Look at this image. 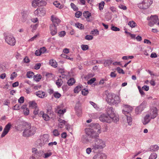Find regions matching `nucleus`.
Here are the masks:
<instances>
[{
	"instance_id": "nucleus-1",
	"label": "nucleus",
	"mask_w": 159,
	"mask_h": 159,
	"mask_svg": "<svg viewBox=\"0 0 159 159\" xmlns=\"http://www.w3.org/2000/svg\"><path fill=\"white\" fill-rule=\"evenodd\" d=\"M92 129L88 128L86 129V134L93 139H95L99 137V134L100 133V130L98 129L99 125L97 124H91Z\"/></svg>"
},
{
	"instance_id": "nucleus-2",
	"label": "nucleus",
	"mask_w": 159,
	"mask_h": 159,
	"mask_svg": "<svg viewBox=\"0 0 159 159\" xmlns=\"http://www.w3.org/2000/svg\"><path fill=\"white\" fill-rule=\"evenodd\" d=\"M94 142L92 144L91 147L93 151L94 152H97L98 150L103 148L106 146L105 142L102 140L96 138L93 141Z\"/></svg>"
},
{
	"instance_id": "nucleus-3",
	"label": "nucleus",
	"mask_w": 159,
	"mask_h": 159,
	"mask_svg": "<svg viewBox=\"0 0 159 159\" xmlns=\"http://www.w3.org/2000/svg\"><path fill=\"white\" fill-rule=\"evenodd\" d=\"M25 128L23 133V136L29 137L34 135L35 133L36 128L34 126H31V124L26 123L25 125Z\"/></svg>"
},
{
	"instance_id": "nucleus-4",
	"label": "nucleus",
	"mask_w": 159,
	"mask_h": 159,
	"mask_svg": "<svg viewBox=\"0 0 159 159\" xmlns=\"http://www.w3.org/2000/svg\"><path fill=\"white\" fill-rule=\"evenodd\" d=\"M119 120V116L118 113L112 107H110V122L117 123Z\"/></svg>"
},
{
	"instance_id": "nucleus-5",
	"label": "nucleus",
	"mask_w": 159,
	"mask_h": 159,
	"mask_svg": "<svg viewBox=\"0 0 159 159\" xmlns=\"http://www.w3.org/2000/svg\"><path fill=\"white\" fill-rule=\"evenodd\" d=\"M49 137V135L48 134L40 135V139L37 140V144L41 147L43 146L45 143H48Z\"/></svg>"
},
{
	"instance_id": "nucleus-6",
	"label": "nucleus",
	"mask_w": 159,
	"mask_h": 159,
	"mask_svg": "<svg viewBox=\"0 0 159 159\" xmlns=\"http://www.w3.org/2000/svg\"><path fill=\"white\" fill-rule=\"evenodd\" d=\"M5 42L9 45L13 46H14L16 43V41L13 36L10 34H7L5 35Z\"/></svg>"
},
{
	"instance_id": "nucleus-7",
	"label": "nucleus",
	"mask_w": 159,
	"mask_h": 159,
	"mask_svg": "<svg viewBox=\"0 0 159 159\" xmlns=\"http://www.w3.org/2000/svg\"><path fill=\"white\" fill-rule=\"evenodd\" d=\"M152 3V0H143L142 2L138 4V7L142 9L148 8Z\"/></svg>"
},
{
	"instance_id": "nucleus-8",
	"label": "nucleus",
	"mask_w": 159,
	"mask_h": 159,
	"mask_svg": "<svg viewBox=\"0 0 159 159\" xmlns=\"http://www.w3.org/2000/svg\"><path fill=\"white\" fill-rule=\"evenodd\" d=\"M120 102V99L119 96L114 93L111 94V95H110V105L117 104Z\"/></svg>"
},
{
	"instance_id": "nucleus-9",
	"label": "nucleus",
	"mask_w": 159,
	"mask_h": 159,
	"mask_svg": "<svg viewBox=\"0 0 159 159\" xmlns=\"http://www.w3.org/2000/svg\"><path fill=\"white\" fill-rule=\"evenodd\" d=\"M146 105L147 102L145 101H143L140 105L136 107L135 109V113L136 114H140L146 107Z\"/></svg>"
},
{
	"instance_id": "nucleus-10",
	"label": "nucleus",
	"mask_w": 159,
	"mask_h": 159,
	"mask_svg": "<svg viewBox=\"0 0 159 159\" xmlns=\"http://www.w3.org/2000/svg\"><path fill=\"white\" fill-rule=\"evenodd\" d=\"M147 114L149 115L151 119L155 118L157 115V109L156 107L151 109Z\"/></svg>"
},
{
	"instance_id": "nucleus-11",
	"label": "nucleus",
	"mask_w": 159,
	"mask_h": 159,
	"mask_svg": "<svg viewBox=\"0 0 159 159\" xmlns=\"http://www.w3.org/2000/svg\"><path fill=\"white\" fill-rule=\"evenodd\" d=\"M35 15L38 16H42L45 14V11L42 7H40L37 8L34 12Z\"/></svg>"
},
{
	"instance_id": "nucleus-12",
	"label": "nucleus",
	"mask_w": 159,
	"mask_h": 159,
	"mask_svg": "<svg viewBox=\"0 0 159 159\" xmlns=\"http://www.w3.org/2000/svg\"><path fill=\"white\" fill-rule=\"evenodd\" d=\"M123 109L122 113L125 115L129 114V113L132 111V107L128 105L124 104L123 105Z\"/></svg>"
},
{
	"instance_id": "nucleus-13",
	"label": "nucleus",
	"mask_w": 159,
	"mask_h": 159,
	"mask_svg": "<svg viewBox=\"0 0 159 159\" xmlns=\"http://www.w3.org/2000/svg\"><path fill=\"white\" fill-rule=\"evenodd\" d=\"M151 21L148 23V25L150 27H152L154 24H156L158 21V16L157 15L151 16L150 17Z\"/></svg>"
},
{
	"instance_id": "nucleus-14",
	"label": "nucleus",
	"mask_w": 159,
	"mask_h": 159,
	"mask_svg": "<svg viewBox=\"0 0 159 159\" xmlns=\"http://www.w3.org/2000/svg\"><path fill=\"white\" fill-rule=\"evenodd\" d=\"M48 114H49L51 118L52 117V116L54 115V112L53 111H51L50 109L48 110ZM41 114L42 115V116L43 118L44 119V120L48 121V120L49 119L50 117L46 114H45L43 113V111H41Z\"/></svg>"
},
{
	"instance_id": "nucleus-15",
	"label": "nucleus",
	"mask_w": 159,
	"mask_h": 159,
	"mask_svg": "<svg viewBox=\"0 0 159 159\" xmlns=\"http://www.w3.org/2000/svg\"><path fill=\"white\" fill-rule=\"evenodd\" d=\"M46 2L42 0H34L32 3L33 7H35L37 6H41L45 5Z\"/></svg>"
},
{
	"instance_id": "nucleus-16",
	"label": "nucleus",
	"mask_w": 159,
	"mask_h": 159,
	"mask_svg": "<svg viewBox=\"0 0 159 159\" xmlns=\"http://www.w3.org/2000/svg\"><path fill=\"white\" fill-rule=\"evenodd\" d=\"M11 126L10 123H8L5 126L3 131L1 134V137L2 138L4 137L9 132Z\"/></svg>"
},
{
	"instance_id": "nucleus-17",
	"label": "nucleus",
	"mask_w": 159,
	"mask_h": 159,
	"mask_svg": "<svg viewBox=\"0 0 159 159\" xmlns=\"http://www.w3.org/2000/svg\"><path fill=\"white\" fill-rule=\"evenodd\" d=\"M51 20L53 24L51 25H54L55 26H57L60 23L61 20L57 17L52 15L51 17Z\"/></svg>"
},
{
	"instance_id": "nucleus-18",
	"label": "nucleus",
	"mask_w": 159,
	"mask_h": 159,
	"mask_svg": "<svg viewBox=\"0 0 159 159\" xmlns=\"http://www.w3.org/2000/svg\"><path fill=\"white\" fill-rule=\"evenodd\" d=\"M106 156L103 153H99L95 155L93 159H106Z\"/></svg>"
},
{
	"instance_id": "nucleus-19",
	"label": "nucleus",
	"mask_w": 159,
	"mask_h": 159,
	"mask_svg": "<svg viewBox=\"0 0 159 159\" xmlns=\"http://www.w3.org/2000/svg\"><path fill=\"white\" fill-rule=\"evenodd\" d=\"M50 28L51 31V34L52 35H55L57 32V26L54 25H50Z\"/></svg>"
},
{
	"instance_id": "nucleus-20",
	"label": "nucleus",
	"mask_w": 159,
	"mask_h": 159,
	"mask_svg": "<svg viewBox=\"0 0 159 159\" xmlns=\"http://www.w3.org/2000/svg\"><path fill=\"white\" fill-rule=\"evenodd\" d=\"M99 119L101 121L108 122L109 118L108 116H107L106 115L102 114L101 115Z\"/></svg>"
},
{
	"instance_id": "nucleus-21",
	"label": "nucleus",
	"mask_w": 159,
	"mask_h": 159,
	"mask_svg": "<svg viewBox=\"0 0 159 159\" xmlns=\"http://www.w3.org/2000/svg\"><path fill=\"white\" fill-rule=\"evenodd\" d=\"M151 119L149 115L147 114L144 117L143 120H142L143 124L144 125L147 124L150 122Z\"/></svg>"
},
{
	"instance_id": "nucleus-22",
	"label": "nucleus",
	"mask_w": 159,
	"mask_h": 159,
	"mask_svg": "<svg viewBox=\"0 0 159 159\" xmlns=\"http://www.w3.org/2000/svg\"><path fill=\"white\" fill-rule=\"evenodd\" d=\"M28 14V12L26 11H24L21 13L22 16L21 20L22 22H25L26 21Z\"/></svg>"
},
{
	"instance_id": "nucleus-23",
	"label": "nucleus",
	"mask_w": 159,
	"mask_h": 159,
	"mask_svg": "<svg viewBox=\"0 0 159 159\" xmlns=\"http://www.w3.org/2000/svg\"><path fill=\"white\" fill-rule=\"evenodd\" d=\"M35 94L39 97L44 98L45 95V93L41 91H38L35 93Z\"/></svg>"
},
{
	"instance_id": "nucleus-24",
	"label": "nucleus",
	"mask_w": 159,
	"mask_h": 159,
	"mask_svg": "<svg viewBox=\"0 0 159 159\" xmlns=\"http://www.w3.org/2000/svg\"><path fill=\"white\" fill-rule=\"evenodd\" d=\"M29 106L32 108L34 109L37 107V104L34 101H30L29 102Z\"/></svg>"
},
{
	"instance_id": "nucleus-25",
	"label": "nucleus",
	"mask_w": 159,
	"mask_h": 159,
	"mask_svg": "<svg viewBox=\"0 0 159 159\" xmlns=\"http://www.w3.org/2000/svg\"><path fill=\"white\" fill-rule=\"evenodd\" d=\"M159 147L157 145L151 146L149 149V151H157L159 149Z\"/></svg>"
},
{
	"instance_id": "nucleus-26",
	"label": "nucleus",
	"mask_w": 159,
	"mask_h": 159,
	"mask_svg": "<svg viewBox=\"0 0 159 159\" xmlns=\"http://www.w3.org/2000/svg\"><path fill=\"white\" fill-rule=\"evenodd\" d=\"M59 124V126L60 128H62L63 126H64L65 124H67L66 121L64 120H62L60 118H59L58 120Z\"/></svg>"
},
{
	"instance_id": "nucleus-27",
	"label": "nucleus",
	"mask_w": 159,
	"mask_h": 159,
	"mask_svg": "<svg viewBox=\"0 0 159 159\" xmlns=\"http://www.w3.org/2000/svg\"><path fill=\"white\" fill-rule=\"evenodd\" d=\"M83 16L87 19V20L88 21H89L90 20H89V18L91 16V14L90 13H89L88 11H85L83 13Z\"/></svg>"
},
{
	"instance_id": "nucleus-28",
	"label": "nucleus",
	"mask_w": 159,
	"mask_h": 159,
	"mask_svg": "<svg viewBox=\"0 0 159 159\" xmlns=\"http://www.w3.org/2000/svg\"><path fill=\"white\" fill-rule=\"evenodd\" d=\"M127 117V122L129 125H131L132 124V119L130 116V114L126 115H125Z\"/></svg>"
},
{
	"instance_id": "nucleus-29",
	"label": "nucleus",
	"mask_w": 159,
	"mask_h": 159,
	"mask_svg": "<svg viewBox=\"0 0 159 159\" xmlns=\"http://www.w3.org/2000/svg\"><path fill=\"white\" fill-rule=\"evenodd\" d=\"M52 154V153L50 152V150H49L48 152L44 153L43 157L44 158H48L51 156Z\"/></svg>"
},
{
	"instance_id": "nucleus-30",
	"label": "nucleus",
	"mask_w": 159,
	"mask_h": 159,
	"mask_svg": "<svg viewBox=\"0 0 159 159\" xmlns=\"http://www.w3.org/2000/svg\"><path fill=\"white\" fill-rule=\"evenodd\" d=\"M128 25L131 28H134L137 26V24L133 20L130 21L128 23Z\"/></svg>"
},
{
	"instance_id": "nucleus-31",
	"label": "nucleus",
	"mask_w": 159,
	"mask_h": 159,
	"mask_svg": "<svg viewBox=\"0 0 159 159\" xmlns=\"http://www.w3.org/2000/svg\"><path fill=\"white\" fill-rule=\"evenodd\" d=\"M50 64L53 67L56 68L57 67V63L55 60H51L49 61Z\"/></svg>"
},
{
	"instance_id": "nucleus-32",
	"label": "nucleus",
	"mask_w": 159,
	"mask_h": 159,
	"mask_svg": "<svg viewBox=\"0 0 159 159\" xmlns=\"http://www.w3.org/2000/svg\"><path fill=\"white\" fill-rule=\"evenodd\" d=\"M75 80L73 78H71L67 81V84L69 86L73 85L75 83Z\"/></svg>"
},
{
	"instance_id": "nucleus-33",
	"label": "nucleus",
	"mask_w": 159,
	"mask_h": 159,
	"mask_svg": "<svg viewBox=\"0 0 159 159\" xmlns=\"http://www.w3.org/2000/svg\"><path fill=\"white\" fill-rule=\"evenodd\" d=\"M75 26L77 28L80 29V30H83L84 29V25L79 23L77 22L75 24Z\"/></svg>"
},
{
	"instance_id": "nucleus-34",
	"label": "nucleus",
	"mask_w": 159,
	"mask_h": 159,
	"mask_svg": "<svg viewBox=\"0 0 159 159\" xmlns=\"http://www.w3.org/2000/svg\"><path fill=\"white\" fill-rule=\"evenodd\" d=\"M42 78L41 75L40 74H37L34 76V79L36 81H39Z\"/></svg>"
},
{
	"instance_id": "nucleus-35",
	"label": "nucleus",
	"mask_w": 159,
	"mask_h": 159,
	"mask_svg": "<svg viewBox=\"0 0 159 159\" xmlns=\"http://www.w3.org/2000/svg\"><path fill=\"white\" fill-rule=\"evenodd\" d=\"M82 85H78L76 86L74 89V92L75 93H78L81 90Z\"/></svg>"
},
{
	"instance_id": "nucleus-36",
	"label": "nucleus",
	"mask_w": 159,
	"mask_h": 159,
	"mask_svg": "<svg viewBox=\"0 0 159 159\" xmlns=\"http://www.w3.org/2000/svg\"><path fill=\"white\" fill-rule=\"evenodd\" d=\"M63 81L61 79H58L56 81V84L58 87H61Z\"/></svg>"
},
{
	"instance_id": "nucleus-37",
	"label": "nucleus",
	"mask_w": 159,
	"mask_h": 159,
	"mask_svg": "<svg viewBox=\"0 0 159 159\" xmlns=\"http://www.w3.org/2000/svg\"><path fill=\"white\" fill-rule=\"evenodd\" d=\"M82 142L84 143H87L89 141L86 135H84L83 136L82 138Z\"/></svg>"
},
{
	"instance_id": "nucleus-38",
	"label": "nucleus",
	"mask_w": 159,
	"mask_h": 159,
	"mask_svg": "<svg viewBox=\"0 0 159 159\" xmlns=\"http://www.w3.org/2000/svg\"><path fill=\"white\" fill-rule=\"evenodd\" d=\"M34 75V73L32 71H28L26 74V76L27 78H30L32 77Z\"/></svg>"
},
{
	"instance_id": "nucleus-39",
	"label": "nucleus",
	"mask_w": 159,
	"mask_h": 159,
	"mask_svg": "<svg viewBox=\"0 0 159 159\" xmlns=\"http://www.w3.org/2000/svg\"><path fill=\"white\" fill-rule=\"evenodd\" d=\"M157 157V155L156 153L153 152L150 155L148 159H156Z\"/></svg>"
},
{
	"instance_id": "nucleus-40",
	"label": "nucleus",
	"mask_w": 159,
	"mask_h": 159,
	"mask_svg": "<svg viewBox=\"0 0 159 159\" xmlns=\"http://www.w3.org/2000/svg\"><path fill=\"white\" fill-rule=\"evenodd\" d=\"M33 154L38 159L39 157L42 156V153L41 151H38L35 154Z\"/></svg>"
},
{
	"instance_id": "nucleus-41",
	"label": "nucleus",
	"mask_w": 159,
	"mask_h": 159,
	"mask_svg": "<svg viewBox=\"0 0 159 159\" xmlns=\"http://www.w3.org/2000/svg\"><path fill=\"white\" fill-rule=\"evenodd\" d=\"M105 94L106 95L105 99L108 103L109 102V93L108 90H106L105 92Z\"/></svg>"
},
{
	"instance_id": "nucleus-42",
	"label": "nucleus",
	"mask_w": 159,
	"mask_h": 159,
	"mask_svg": "<svg viewBox=\"0 0 159 159\" xmlns=\"http://www.w3.org/2000/svg\"><path fill=\"white\" fill-rule=\"evenodd\" d=\"M90 34L96 36L99 34V31L97 29L94 30L91 32Z\"/></svg>"
},
{
	"instance_id": "nucleus-43",
	"label": "nucleus",
	"mask_w": 159,
	"mask_h": 159,
	"mask_svg": "<svg viewBox=\"0 0 159 159\" xmlns=\"http://www.w3.org/2000/svg\"><path fill=\"white\" fill-rule=\"evenodd\" d=\"M53 96L56 98H58L61 97V94L57 92H55L53 93Z\"/></svg>"
},
{
	"instance_id": "nucleus-44",
	"label": "nucleus",
	"mask_w": 159,
	"mask_h": 159,
	"mask_svg": "<svg viewBox=\"0 0 159 159\" xmlns=\"http://www.w3.org/2000/svg\"><path fill=\"white\" fill-rule=\"evenodd\" d=\"M116 70L118 72L119 74H125V73L123 70L120 67H118L116 68Z\"/></svg>"
},
{
	"instance_id": "nucleus-45",
	"label": "nucleus",
	"mask_w": 159,
	"mask_h": 159,
	"mask_svg": "<svg viewBox=\"0 0 159 159\" xmlns=\"http://www.w3.org/2000/svg\"><path fill=\"white\" fill-rule=\"evenodd\" d=\"M53 134L54 136H58L60 135V133L58 131L57 129H55L53 131Z\"/></svg>"
},
{
	"instance_id": "nucleus-46",
	"label": "nucleus",
	"mask_w": 159,
	"mask_h": 159,
	"mask_svg": "<svg viewBox=\"0 0 159 159\" xmlns=\"http://www.w3.org/2000/svg\"><path fill=\"white\" fill-rule=\"evenodd\" d=\"M105 3L103 1H102L99 3V8L100 10H101L103 9Z\"/></svg>"
},
{
	"instance_id": "nucleus-47",
	"label": "nucleus",
	"mask_w": 159,
	"mask_h": 159,
	"mask_svg": "<svg viewBox=\"0 0 159 159\" xmlns=\"http://www.w3.org/2000/svg\"><path fill=\"white\" fill-rule=\"evenodd\" d=\"M81 48L84 51L86 50L89 48L88 46L87 45H82Z\"/></svg>"
},
{
	"instance_id": "nucleus-48",
	"label": "nucleus",
	"mask_w": 159,
	"mask_h": 159,
	"mask_svg": "<svg viewBox=\"0 0 159 159\" xmlns=\"http://www.w3.org/2000/svg\"><path fill=\"white\" fill-rule=\"evenodd\" d=\"M111 29L112 30L115 31H119L120 30V28L113 26H111Z\"/></svg>"
},
{
	"instance_id": "nucleus-49",
	"label": "nucleus",
	"mask_w": 159,
	"mask_h": 159,
	"mask_svg": "<svg viewBox=\"0 0 159 159\" xmlns=\"http://www.w3.org/2000/svg\"><path fill=\"white\" fill-rule=\"evenodd\" d=\"M85 39L88 40H90L93 39V37L91 35H86L85 37Z\"/></svg>"
},
{
	"instance_id": "nucleus-50",
	"label": "nucleus",
	"mask_w": 159,
	"mask_h": 159,
	"mask_svg": "<svg viewBox=\"0 0 159 159\" xmlns=\"http://www.w3.org/2000/svg\"><path fill=\"white\" fill-rule=\"evenodd\" d=\"M90 103L95 109L98 110L99 108V107H98L97 105L93 102L90 101Z\"/></svg>"
},
{
	"instance_id": "nucleus-51",
	"label": "nucleus",
	"mask_w": 159,
	"mask_h": 159,
	"mask_svg": "<svg viewBox=\"0 0 159 159\" xmlns=\"http://www.w3.org/2000/svg\"><path fill=\"white\" fill-rule=\"evenodd\" d=\"M41 66V64L40 63H37L34 66V69L36 70H38L40 69Z\"/></svg>"
},
{
	"instance_id": "nucleus-52",
	"label": "nucleus",
	"mask_w": 159,
	"mask_h": 159,
	"mask_svg": "<svg viewBox=\"0 0 159 159\" xmlns=\"http://www.w3.org/2000/svg\"><path fill=\"white\" fill-rule=\"evenodd\" d=\"M23 113L25 115L27 116L29 114V110L27 108L23 110Z\"/></svg>"
},
{
	"instance_id": "nucleus-53",
	"label": "nucleus",
	"mask_w": 159,
	"mask_h": 159,
	"mask_svg": "<svg viewBox=\"0 0 159 159\" xmlns=\"http://www.w3.org/2000/svg\"><path fill=\"white\" fill-rule=\"evenodd\" d=\"M96 80L95 78H93L90 80L88 82V84H91Z\"/></svg>"
},
{
	"instance_id": "nucleus-54",
	"label": "nucleus",
	"mask_w": 159,
	"mask_h": 159,
	"mask_svg": "<svg viewBox=\"0 0 159 159\" xmlns=\"http://www.w3.org/2000/svg\"><path fill=\"white\" fill-rule=\"evenodd\" d=\"M71 7L75 11H76L78 10V8L73 3L70 4Z\"/></svg>"
},
{
	"instance_id": "nucleus-55",
	"label": "nucleus",
	"mask_w": 159,
	"mask_h": 159,
	"mask_svg": "<svg viewBox=\"0 0 159 159\" xmlns=\"http://www.w3.org/2000/svg\"><path fill=\"white\" fill-rule=\"evenodd\" d=\"M54 5L57 7L59 8H61V6L60 3H59L58 2L56 1L53 3Z\"/></svg>"
},
{
	"instance_id": "nucleus-56",
	"label": "nucleus",
	"mask_w": 159,
	"mask_h": 159,
	"mask_svg": "<svg viewBox=\"0 0 159 159\" xmlns=\"http://www.w3.org/2000/svg\"><path fill=\"white\" fill-rule=\"evenodd\" d=\"M17 76V74L15 72H14L11 74L10 78L11 80H13Z\"/></svg>"
},
{
	"instance_id": "nucleus-57",
	"label": "nucleus",
	"mask_w": 159,
	"mask_h": 159,
	"mask_svg": "<svg viewBox=\"0 0 159 159\" xmlns=\"http://www.w3.org/2000/svg\"><path fill=\"white\" fill-rule=\"evenodd\" d=\"M65 125L66 129L70 132H71L72 131V128L70 125L66 124Z\"/></svg>"
},
{
	"instance_id": "nucleus-58",
	"label": "nucleus",
	"mask_w": 159,
	"mask_h": 159,
	"mask_svg": "<svg viewBox=\"0 0 159 159\" xmlns=\"http://www.w3.org/2000/svg\"><path fill=\"white\" fill-rule=\"evenodd\" d=\"M62 57H64L66 58L67 59H69L71 61L73 60V58H70L68 56L65 54H62L61 55Z\"/></svg>"
},
{
	"instance_id": "nucleus-59",
	"label": "nucleus",
	"mask_w": 159,
	"mask_h": 159,
	"mask_svg": "<svg viewBox=\"0 0 159 159\" xmlns=\"http://www.w3.org/2000/svg\"><path fill=\"white\" fill-rule=\"evenodd\" d=\"M66 33L65 31H63L60 32L59 33V35L60 37H64L66 35Z\"/></svg>"
},
{
	"instance_id": "nucleus-60",
	"label": "nucleus",
	"mask_w": 159,
	"mask_h": 159,
	"mask_svg": "<svg viewBox=\"0 0 159 159\" xmlns=\"http://www.w3.org/2000/svg\"><path fill=\"white\" fill-rule=\"evenodd\" d=\"M46 50V49L45 48L43 47L40 49L39 51L40 52L39 53H41V54L45 52Z\"/></svg>"
},
{
	"instance_id": "nucleus-61",
	"label": "nucleus",
	"mask_w": 159,
	"mask_h": 159,
	"mask_svg": "<svg viewBox=\"0 0 159 159\" xmlns=\"http://www.w3.org/2000/svg\"><path fill=\"white\" fill-rule=\"evenodd\" d=\"M82 15V13L81 12L78 11L77 12L75 13V16L77 18H79L80 16H81Z\"/></svg>"
},
{
	"instance_id": "nucleus-62",
	"label": "nucleus",
	"mask_w": 159,
	"mask_h": 159,
	"mask_svg": "<svg viewBox=\"0 0 159 159\" xmlns=\"http://www.w3.org/2000/svg\"><path fill=\"white\" fill-rule=\"evenodd\" d=\"M24 98L23 97H20L18 99V102L20 103H22L24 102Z\"/></svg>"
},
{
	"instance_id": "nucleus-63",
	"label": "nucleus",
	"mask_w": 159,
	"mask_h": 159,
	"mask_svg": "<svg viewBox=\"0 0 159 159\" xmlns=\"http://www.w3.org/2000/svg\"><path fill=\"white\" fill-rule=\"evenodd\" d=\"M81 92L82 94L84 95H86L89 93L88 90H86L85 89L82 91Z\"/></svg>"
},
{
	"instance_id": "nucleus-64",
	"label": "nucleus",
	"mask_w": 159,
	"mask_h": 159,
	"mask_svg": "<svg viewBox=\"0 0 159 159\" xmlns=\"http://www.w3.org/2000/svg\"><path fill=\"white\" fill-rule=\"evenodd\" d=\"M66 112V109H64L63 110H61L59 109L57 111V113L60 114H63Z\"/></svg>"
}]
</instances>
